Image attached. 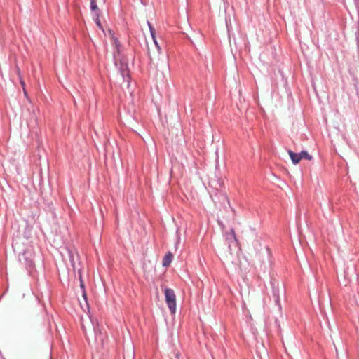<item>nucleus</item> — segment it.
Wrapping results in <instances>:
<instances>
[{"mask_svg":"<svg viewBox=\"0 0 359 359\" xmlns=\"http://www.w3.org/2000/svg\"><path fill=\"white\" fill-rule=\"evenodd\" d=\"M117 57L118 55H116V53H114V60L115 65L118 68L123 81L129 83L130 76L129 74L128 64L123 58L119 59V60L118 61Z\"/></svg>","mask_w":359,"mask_h":359,"instance_id":"obj_1","label":"nucleus"},{"mask_svg":"<svg viewBox=\"0 0 359 359\" xmlns=\"http://www.w3.org/2000/svg\"><path fill=\"white\" fill-rule=\"evenodd\" d=\"M166 304L171 314L176 313V295L172 289L165 288L164 290Z\"/></svg>","mask_w":359,"mask_h":359,"instance_id":"obj_2","label":"nucleus"},{"mask_svg":"<svg viewBox=\"0 0 359 359\" xmlns=\"http://www.w3.org/2000/svg\"><path fill=\"white\" fill-rule=\"evenodd\" d=\"M33 257L34 253L31 251H25L22 255V259L20 260L27 270L32 271L34 268Z\"/></svg>","mask_w":359,"mask_h":359,"instance_id":"obj_3","label":"nucleus"},{"mask_svg":"<svg viewBox=\"0 0 359 359\" xmlns=\"http://www.w3.org/2000/svg\"><path fill=\"white\" fill-rule=\"evenodd\" d=\"M272 287V295L274 299L276 305L278 307L279 310L281 309L280 301V290L278 287V283L275 280L271 282Z\"/></svg>","mask_w":359,"mask_h":359,"instance_id":"obj_4","label":"nucleus"},{"mask_svg":"<svg viewBox=\"0 0 359 359\" xmlns=\"http://www.w3.org/2000/svg\"><path fill=\"white\" fill-rule=\"evenodd\" d=\"M225 238L229 248L231 247V244H236L238 242L236 233L233 229H231L229 232L225 233Z\"/></svg>","mask_w":359,"mask_h":359,"instance_id":"obj_5","label":"nucleus"},{"mask_svg":"<svg viewBox=\"0 0 359 359\" xmlns=\"http://www.w3.org/2000/svg\"><path fill=\"white\" fill-rule=\"evenodd\" d=\"M173 259V255L170 252H168L163 258L162 265L164 267H168L170 265Z\"/></svg>","mask_w":359,"mask_h":359,"instance_id":"obj_6","label":"nucleus"},{"mask_svg":"<svg viewBox=\"0 0 359 359\" xmlns=\"http://www.w3.org/2000/svg\"><path fill=\"white\" fill-rule=\"evenodd\" d=\"M289 155H290V157L292 161V163L296 165L297 163H299V161L302 160L301 159V152L300 153H295V152H293L292 151H289Z\"/></svg>","mask_w":359,"mask_h":359,"instance_id":"obj_7","label":"nucleus"},{"mask_svg":"<svg viewBox=\"0 0 359 359\" xmlns=\"http://www.w3.org/2000/svg\"><path fill=\"white\" fill-rule=\"evenodd\" d=\"M358 21H357V27L356 30L355 32V41L357 44V50L358 53L359 55V6H358Z\"/></svg>","mask_w":359,"mask_h":359,"instance_id":"obj_8","label":"nucleus"},{"mask_svg":"<svg viewBox=\"0 0 359 359\" xmlns=\"http://www.w3.org/2000/svg\"><path fill=\"white\" fill-rule=\"evenodd\" d=\"M92 323L93 325V330H94L95 339L97 340V339H100L101 341H102L103 339L102 338V333H101L100 330H99L98 326L95 327V324L93 321H92Z\"/></svg>","mask_w":359,"mask_h":359,"instance_id":"obj_9","label":"nucleus"},{"mask_svg":"<svg viewBox=\"0 0 359 359\" xmlns=\"http://www.w3.org/2000/svg\"><path fill=\"white\" fill-rule=\"evenodd\" d=\"M100 13H95L93 14V20L96 24V25L102 30H103V27L101 25V22L100 21Z\"/></svg>","mask_w":359,"mask_h":359,"instance_id":"obj_10","label":"nucleus"},{"mask_svg":"<svg viewBox=\"0 0 359 359\" xmlns=\"http://www.w3.org/2000/svg\"><path fill=\"white\" fill-rule=\"evenodd\" d=\"M90 10L95 13H101L100 10L98 8L95 0H90Z\"/></svg>","mask_w":359,"mask_h":359,"instance_id":"obj_11","label":"nucleus"},{"mask_svg":"<svg viewBox=\"0 0 359 359\" xmlns=\"http://www.w3.org/2000/svg\"><path fill=\"white\" fill-rule=\"evenodd\" d=\"M112 39H113V41H114V44L116 46V50L114 53H116V55H118L119 54V53H120L119 48L121 46V44H120V42H119V41L118 40L117 38L113 37Z\"/></svg>","mask_w":359,"mask_h":359,"instance_id":"obj_12","label":"nucleus"},{"mask_svg":"<svg viewBox=\"0 0 359 359\" xmlns=\"http://www.w3.org/2000/svg\"><path fill=\"white\" fill-rule=\"evenodd\" d=\"M301 159L305 158L306 160L311 161L312 159V156L306 151H301Z\"/></svg>","mask_w":359,"mask_h":359,"instance_id":"obj_13","label":"nucleus"},{"mask_svg":"<svg viewBox=\"0 0 359 359\" xmlns=\"http://www.w3.org/2000/svg\"><path fill=\"white\" fill-rule=\"evenodd\" d=\"M148 25L149 27V30H150V33L152 36V39H154V37H156L155 36V29L152 27L151 24L149 22H148Z\"/></svg>","mask_w":359,"mask_h":359,"instance_id":"obj_14","label":"nucleus"},{"mask_svg":"<svg viewBox=\"0 0 359 359\" xmlns=\"http://www.w3.org/2000/svg\"><path fill=\"white\" fill-rule=\"evenodd\" d=\"M153 41H154V43H155V46H156V48H157L158 51V52H160V50H161V47H160V46L158 45V42H157V41H156V37H154V39H153Z\"/></svg>","mask_w":359,"mask_h":359,"instance_id":"obj_15","label":"nucleus"},{"mask_svg":"<svg viewBox=\"0 0 359 359\" xmlns=\"http://www.w3.org/2000/svg\"><path fill=\"white\" fill-rule=\"evenodd\" d=\"M20 83L22 86V88H23V90H24V93H25V95H27V92L25 90V81H22V80H20Z\"/></svg>","mask_w":359,"mask_h":359,"instance_id":"obj_16","label":"nucleus"},{"mask_svg":"<svg viewBox=\"0 0 359 359\" xmlns=\"http://www.w3.org/2000/svg\"><path fill=\"white\" fill-rule=\"evenodd\" d=\"M82 295H83V297L85 299V301L87 302V294H86V292L85 290H83V291H82Z\"/></svg>","mask_w":359,"mask_h":359,"instance_id":"obj_17","label":"nucleus"},{"mask_svg":"<svg viewBox=\"0 0 359 359\" xmlns=\"http://www.w3.org/2000/svg\"><path fill=\"white\" fill-rule=\"evenodd\" d=\"M80 287L82 289V291H83V290H85V285L81 279L80 280Z\"/></svg>","mask_w":359,"mask_h":359,"instance_id":"obj_18","label":"nucleus"},{"mask_svg":"<svg viewBox=\"0 0 359 359\" xmlns=\"http://www.w3.org/2000/svg\"><path fill=\"white\" fill-rule=\"evenodd\" d=\"M354 1H355L356 10L358 11V6H359V0H354Z\"/></svg>","mask_w":359,"mask_h":359,"instance_id":"obj_19","label":"nucleus"}]
</instances>
